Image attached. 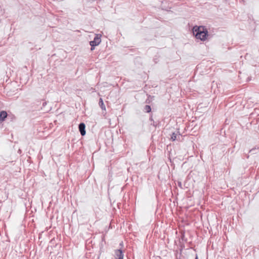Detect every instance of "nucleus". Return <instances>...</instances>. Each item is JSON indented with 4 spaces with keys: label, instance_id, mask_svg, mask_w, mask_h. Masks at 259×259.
Here are the masks:
<instances>
[{
    "label": "nucleus",
    "instance_id": "f257e3e1",
    "mask_svg": "<svg viewBox=\"0 0 259 259\" xmlns=\"http://www.w3.org/2000/svg\"><path fill=\"white\" fill-rule=\"evenodd\" d=\"M192 32L195 38L201 41H205L208 36V30L204 26H194L192 28Z\"/></svg>",
    "mask_w": 259,
    "mask_h": 259
},
{
    "label": "nucleus",
    "instance_id": "f03ea898",
    "mask_svg": "<svg viewBox=\"0 0 259 259\" xmlns=\"http://www.w3.org/2000/svg\"><path fill=\"white\" fill-rule=\"evenodd\" d=\"M101 35L99 34H96L94 38V39L90 41V45L91 46V50L93 51L95 49L96 46H98L101 42Z\"/></svg>",
    "mask_w": 259,
    "mask_h": 259
},
{
    "label": "nucleus",
    "instance_id": "7ed1b4c3",
    "mask_svg": "<svg viewBox=\"0 0 259 259\" xmlns=\"http://www.w3.org/2000/svg\"><path fill=\"white\" fill-rule=\"evenodd\" d=\"M78 130L81 136H84L86 134L85 124L83 122H80L78 125Z\"/></svg>",
    "mask_w": 259,
    "mask_h": 259
},
{
    "label": "nucleus",
    "instance_id": "20e7f679",
    "mask_svg": "<svg viewBox=\"0 0 259 259\" xmlns=\"http://www.w3.org/2000/svg\"><path fill=\"white\" fill-rule=\"evenodd\" d=\"M114 256L116 259H123V252L121 249L115 250Z\"/></svg>",
    "mask_w": 259,
    "mask_h": 259
},
{
    "label": "nucleus",
    "instance_id": "39448f33",
    "mask_svg": "<svg viewBox=\"0 0 259 259\" xmlns=\"http://www.w3.org/2000/svg\"><path fill=\"white\" fill-rule=\"evenodd\" d=\"M9 114L6 111L2 110L0 111V123L4 121L6 118H8Z\"/></svg>",
    "mask_w": 259,
    "mask_h": 259
},
{
    "label": "nucleus",
    "instance_id": "423d86ee",
    "mask_svg": "<svg viewBox=\"0 0 259 259\" xmlns=\"http://www.w3.org/2000/svg\"><path fill=\"white\" fill-rule=\"evenodd\" d=\"M99 105L103 110H106V107L104 104V102L102 98H100L99 99Z\"/></svg>",
    "mask_w": 259,
    "mask_h": 259
},
{
    "label": "nucleus",
    "instance_id": "0eeeda50",
    "mask_svg": "<svg viewBox=\"0 0 259 259\" xmlns=\"http://www.w3.org/2000/svg\"><path fill=\"white\" fill-rule=\"evenodd\" d=\"M143 110L146 113H150L151 112V107L150 105H145Z\"/></svg>",
    "mask_w": 259,
    "mask_h": 259
},
{
    "label": "nucleus",
    "instance_id": "6e6552de",
    "mask_svg": "<svg viewBox=\"0 0 259 259\" xmlns=\"http://www.w3.org/2000/svg\"><path fill=\"white\" fill-rule=\"evenodd\" d=\"M8 119H10L11 121H13L16 119V117L12 114H9Z\"/></svg>",
    "mask_w": 259,
    "mask_h": 259
},
{
    "label": "nucleus",
    "instance_id": "1a4fd4ad",
    "mask_svg": "<svg viewBox=\"0 0 259 259\" xmlns=\"http://www.w3.org/2000/svg\"><path fill=\"white\" fill-rule=\"evenodd\" d=\"M177 134H176L175 133H172V134L171 135L170 139L174 141L177 139Z\"/></svg>",
    "mask_w": 259,
    "mask_h": 259
},
{
    "label": "nucleus",
    "instance_id": "9d476101",
    "mask_svg": "<svg viewBox=\"0 0 259 259\" xmlns=\"http://www.w3.org/2000/svg\"><path fill=\"white\" fill-rule=\"evenodd\" d=\"M160 122L159 121H158L157 122L156 121H153L152 123H151V125H153L154 127H156L157 126L159 125Z\"/></svg>",
    "mask_w": 259,
    "mask_h": 259
},
{
    "label": "nucleus",
    "instance_id": "9b49d317",
    "mask_svg": "<svg viewBox=\"0 0 259 259\" xmlns=\"http://www.w3.org/2000/svg\"><path fill=\"white\" fill-rule=\"evenodd\" d=\"M178 186L182 189H183V187H182V183L180 182V181H179L178 182Z\"/></svg>",
    "mask_w": 259,
    "mask_h": 259
},
{
    "label": "nucleus",
    "instance_id": "f8f14e48",
    "mask_svg": "<svg viewBox=\"0 0 259 259\" xmlns=\"http://www.w3.org/2000/svg\"><path fill=\"white\" fill-rule=\"evenodd\" d=\"M181 237L183 240H185V241H186L187 240L185 239V233H184L182 234Z\"/></svg>",
    "mask_w": 259,
    "mask_h": 259
},
{
    "label": "nucleus",
    "instance_id": "ddd939ff",
    "mask_svg": "<svg viewBox=\"0 0 259 259\" xmlns=\"http://www.w3.org/2000/svg\"><path fill=\"white\" fill-rule=\"evenodd\" d=\"M149 120L152 121V122L154 121V120H153V119L152 118V114H151L150 117L149 118Z\"/></svg>",
    "mask_w": 259,
    "mask_h": 259
},
{
    "label": "nucleus",
    "instance_id": "4468645a",
    "mask_svg": "<svg viewBox=\"0 0 259 259\" xmlns=\"http://www.w3.org/2000/svg\"><path fill=\"white\" fill-rule=\"evenodd\" d=\"M47 104V102L46 101H45L42 103V107H44Z\"/></svg>",
    "mask_w": 259,
    "mask_h": 259
},
{
    "label": "nucleus",
    "instance_id": "2eb2a0df",
    "mask_svg": "<svg viewBox=\"0 0 259 259\" xmlns=\"http://www.w3.org/2000/svg\"><path fill=\"white\" fill-rule=\"evenodd\" d=\"M256 149L255 148H252L251 149V150H250L249 151V153H252Z\"/></svg>",
    "mask_w": 259,
    "mask_h": 259
},
{
    "label": "nucleus",
    "instance_id": "dca6fc26",
    "mask_svg": "<svg viewBox=\"0 0 259 259\" xmlns=\"http://www.w3.org/2000/svg\"><path fill=\"white\" fill-rule=\"evenodd\" d=\"M146 103L149 104L150 103V101L149 100V99H147L146 101Z\"/></svg>",
    "mask_w": 259,
    "mask_h": 259
},
{
    "label": "nucleus",
    "instance_id": "f3484780",
    "mask_svg": "<svg viewBox=\"0 0 259 259\" xmlns=\"http://www.w3.org/2000/svg\"><path fill=\"white\" fill-rule=\"evenodd\" d=\"M195 259H198V256L197 254H195Z\"/></svg>",
    "mask_w": 259,
    "mask_h": 259
},
{
    "label": "nucleus",
    "instance_id": "a211bd4d",
    "mask_svg": "<svg viewBox=\"0 0 259 259\" xmlns=\"http://www.w3.org/2000/svg\"><path fill=\"white\" fill-rule=\"evenodd\" d=\"M120 245H122V242H121V243H120Z\"/></svg>",
    "mask_w": 259,
    "mask_h": 259
}]
</instances>
